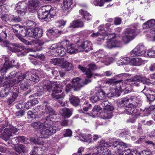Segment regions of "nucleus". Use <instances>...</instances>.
Returning a JSON list of instances; mask_svg holds the SVG:
<instances>
[{
	"label": "nucleus",
	"mask_w": 155,
	"mask_h": 155,
	"mask_svg": "<svg viewBox=\"0 0 155 155\" xmlns=\"http://www.w3.org/2000/svg\"><path fill=\"white\" fill-rule=\"evenodd\" d=\"M73 2L72 0H64L62 5V9L64 12L67 13L68 11V9L72 8Z\"/></svg>",
	"instance_id": "nucleus-19"
},
{
	"label": "nucleus",
	"mask_w": 155,
	"mask_h": 155,
	"mask_svg": "<svg viewBox=\"0 0 155 155\" xmlns=\"http://www.w3.org/2000/svg\"><path fill=\"white\" fill-rule=\"evenodd\" d=\"M98 146L97 147V152L92 155H110V150L107 148L110 146V143L105 140H101ZM84 155H91V153H87Z\"/></svg>",
	"instance_id": "nucleus-5"
},
{
	"label": "nucleus",
	"mask_w": 155,
	"mask_h": 155,
	"mask_svg": "<svg viewBox=\"0 0 155 155\" xmlns=\"http://www.w3.org/2000/svg\"><path fill=\"white\" fill-rule=\"evenodd\" d=\"M51 121L45 120L43 122V127L39 130L41 134L50 136L56 133L58 129L57 127L51 125Z\"/></svg>",
	"instance_id": "nucleus-4"
},
{
	"label": "nucleus",
	"mask_w": 155,
	"mask_h": 155,
	"mask_svg": "<svg viewBox=\"0 0 155 155\" xmlns=\"http://www.w3.org/2000/svg\"><path fill=\"white\" fill-rule=\"evenodd\" d=\"M131 58L130 59L128 57H125L123 59L118 61L117 64H119V65L123 64H130L131 65Z\"/></svg>",
	"instance_id": "nucleus-34"
},
{
	"label": "nucleus",
	"mask_w": 155,
	"mask_h": 155,
	"mask_svg": "<svg viewBox=\"0 0 155 155\" xmlns=\"http://www.w3.org/2000/svg\"><path fill=\"white\" fill-rule=\"evenodd\" d=\"M65 89L67 93L71 91L72 90H74V87L72 83L67 85L66 86Z\"/></svg>",
	"instance_id": "nucleus-60"
},
{
	"label": "nucleus",
	"mask_w": 155,
	"mask_h": 155,
	"mask_svg": "<svg viewBox=\"0 0 155 155\" xmlns=\"http://www.w3.org/2000/svg\"><path fill=\"white\" fill-rule=\"evenodd\" d=\"M28 76H26V74L23 73H21L18 77V79L19 82L23 80L25 78H26Z\"/></svg>",
	"instance_id": "nucleus-63"
},
{
	"label": "nucleus",
	"mask_w": 155,
	"mask_h": 155,
	"mask_svg": "<svg viewBox=\"0 0 155 155\" xmlns=\"http://www.w3.org/2000/svg\"><path fill=\"white\" fill-rule=\"evenodd\" d=\"M15 61L14 60H12L11 61H10L8 62V64L7 65V67H5V69H6V73L7 72V71L9 69V68H12L13 66H15L17 68H18L20 65L18 63H17V64H15Z\"/></svg>",
	"instance_id": "nucleus-36"
},
{
	"label": "nucleus",
	"mask_w": 155,
	"mask_h": 155,
	"mask_svg": "<svg viewBox=\"0 0 155 155\" xmlns=\"http://www.w3.org/2000/svg\"><path fill=\"white\" fill-rule=\"evenodd\" d=\"M27 29L22 27L20 28L19 34H16V36L18 38H19V37L18 36H20L21 38L26 37L27 36Z\"/></svg>",
	"instance_id": "nucleus-33"
},
{
	"label": "nucleus",
	"mask_w": 155,
	"mask_h": 155,
	"mask_svg": "<svg viewBox=\"0 0 155 155\" xmlns=\"http://www.w3.org/2000/svg\"><path fill=\"white\" fill-rule=\"evenodd\" d=\"M65 132L63 134L64 137H71L72 136V132L71 130L70 129H67L64 130Z\"/></svg>",
	"instance_id": "nucleus-55"
},
{
	"label": "nucleus",
	"mask_w": 155,
	"mask_h": 155,
	"mask_svg": "<svg viewBox=\"0 0 155 155\" xmlns=\"http://www.w3.org/2000/svg\"><path fill=\"white\" fill-rule=\"evenodd\" d=\"M17 97L12 95L11 96L9 97L7 101V103L8 105L11 106L13 104V102L17 99Z\"/></svg>",
	"instance_id": "nucleus-44"
},
{
	"label": "nucleus",
	"mask_w": 155,
	"mask_h": 155,
	"mask_svg": "<svg viewBox=\"0 0 155 155\" xmlns=\"http://www.w3.org/2000/svg\"><path fill=\"white\" fill-rule=\"evenodd\" d=\"M91 82V81L88 79L84 80L79 77H76L72 80L71 83L74 87V91H79L82 87Z\"/></svg>",
	"instance_id": "nucleus-7"
},
{
	"label": "nucleus",
	"mask_w": 155,
	"mask_h": 155,
	"mask_svg": "<svg viewBox=\"0 0 155 155\" xmlns=\"http://www.w3.org/2000/svg\"><path fill=\"white\" fill-rule=\"evenodd\" d=\"M62 116L64 117L69 118L72 115L73 109L72 108H64L62 109Z\"/></svg>",
	"instance_id": "nucleus-27"
},
{
	"label": "nucleus",
	"mask_w": 155,
	"mask_h": 155,
	"mask_svg": "<svg viewBox=\"0 0 155 155\" xmlns=\"http://www.w3.org/2000/svg\"><path fill=\"white\" fill-rule=\"evenodd\" d=\"M40 0H29L28 2L29 12L34 13L39 7Z\"/></svg>",
	"instance_id": "nucleus-14"
},
{
	"label": "nucleus",
	"mask_w": 155,
	"mask_h": 155,
	"mask_svg": "<svg viewBox=\"0 0 155 155\" xmlns=\"http://www.w3.org/2000/svg\"><path fill=\"white\" fill-rule=\"evenodd\" d=\"M70 103L73 106L77 107L80 104V101L79 99L74 96H72L70 98Z\"/></svg>",
	"instance_id": "nucleus-32"
},
{
	"label": "nucleus",
	"mask_w": 155,
	"mask_h": 155,
	"mask_svg": "<svg viewBox=\"0 0 155 155\" xmlns=\"http://www.w3.org/2000/svg\"><path fill=\"white\" fill-rule=\"evenodd\" d=\"M11 88L8 87H5L0 91V97H7L10 92Z\"/></svg>",
	"instance_id": "nucleus-28"
},
{
	"label": "nucleus",
	"mask_w": 155,
	"mask_h": 155,
	"mask_svg": "<svg viewBox=\"0 0 155 155\" xmlns=\"http://www.w3.org/2000/svg\"><path fill=\"white\" fill-rule=\"evenodd\" d=\"M135 30L128 28L125 29L124 35L122 37V40L125 44H127L133 40L137 34Z\"/></svg>",
	"instance_id": "nucleus-9"
},
{
	"label": "nucleus",
	"mask_w": 155,
	"mask_h": 155,
	"mask_svg": "<svg viewBox=\"0 0 155 155\" xmlns=\"http://www.w3.org/2000/svg\"><path fill=\"white\" fill-rule=\"evenodd\" d=\"M134 49L131 51L130 52V54L131 56L132 57H134L135 56H143L142 54L140 51L139 50L138 51L137 50V51H134Z\"/></svg>",
	"instance_id": "nucleus-54"
},
{
	"label": "nucleus",
	"mask_w": 155,
	"mask_h": 155,
	"mask_svg": "<svg viewBox=\"0 0 155 155\" xmlns=\"http://www.w3.org/2000/svg\"><path fill=\"white\" fill-rule=\"evenodd\" d=\"M121 107L120 106V107ZM125 108L123 112L128 114H130L131 115L135 117H136L140 115V113L137 109L134 107H128Z\"/></svg>",
	"instance_id": "nucleus-15"
},
{
	"label": "nucleus",
	"mask_w": 155,
	"mask_h": 155,
	"mask_svg": "<svg viewBox=\"0 0 155 155\" xmlns=\"http://www.w3.org/2000/svg\"><path fill=\"white\" fill-rule=\"evenodd\" d=\"M143 63L142 59L140 58H131V65L133 66H138Z\"/></svg>",
	"instance_id": "nucleus-29"
},
{
	"label": "nucleus",
	"mask_w": 155,
	"mask_h": 155,
	"mask_svg": "<svg viewBox=\"0 0 155 155\" xmlns=\"http://www.w3.org/2000/svg\"><path fill=\"white\" fill-rule=\"evenodd\" d=\"M43 104L45 106L44 111L42 112V115L46 114L48 115L45 117V120H52V116L57 114L56 112L49 105L48 102L45 101L43 102Z\"/></svg>",
	"instance_id": "nucleus-8"
},
{
	"label": "nucleus",
	"mask_w": 155,
	"mask_h": 155,
	"mask_svg": "<svg viewBox=\"0 0 155 155\" xmlns=\"http://www.w3.org/2000/svg\"><path fill=\"white\" fill-rule=\"evenodd\" d=\"M15 8L17 13L22 16L26 14L28 9L27 3L24 1H20L17 3Z\"/></svg>",
	"instance_id": "nucleus-10"
},
{
	"label": "nucleus",
	"mask_w": 155,
	"mask_h": 155,
	"mask_svg": "<svg viewBox=\"0 0 155 155\" xmlns=\"http://www.w3.org/2000/svg\"><path fill=\"white\" fill-rule=\"evenodd\" d=\"M101 104L103 107H104V109L108 107V109H110V110L114 109V108L112 104L107 101H103L101 103Z\"/></svg>",
	"instance_id": "nucleus-40"
},
{
	"label": "nucleus",
	"mask_w": 155,
	"mask_h": 155,
	"mask_svg": "<svg viewBox=\"0 0 155 155\" xmlns=\"http://www.w3.org/2000/svg\"><path fill=\"white\" fill-rule=\"evenodd\" d=\"M137 97L133 96L131 97H124L118 100L117 101V105L119 107L121 106H127V104L132 105L133 106L137 105Z\"/></svg>",
	"instance_id": "nucleus-6"
},
{
	"label": "nucleus",
	"mask_w": 155,
	"mask_h": 155,
	"mask_svg": "<svg viewBox=\"0 0 155 155\" xmlns=\"http://www.w3.org/2000/svg\"><path fill=\"white\" fill-rule=\"evenodd\" d=\"M12 95L17 97L19 94L18 88V87H13L12 89Z\"/></svg>",
	"instance_id": "nucleus-58"
},
{
	"label": "nucleus",
	"mask_w": 155,
	"mask_h": 155,
	"mask_svg": "<svg viewBox=\"0 0 155 155\" xmlns=\"http://www.w3.org/2000/svg\"><path fill=\"white\" fill-rule=\"evenodd\" d=\"M92 107V105L88 102L84 103L82 109L85 111H87L90 109Z\"/></svg>",
	"instance_id": "nucleus-53"
},
{
	"label": "nucleus",
	"mask_w": 155,
	"mask_h": 155,
	"mask_svg": "<svg viewBox=\"0 0 155 155\" xmlns=\"http://www.w3.org/2000/svg\"><path fill=\"white\" fill-rule=\"evenodd\" d=\"M81 136L82 137L83 139L82 140L85 142H87L90 141L91 138V135L90 134H81Z\"/></svg>",
	"instance_id": "nucleus-45"
},
{
	"label": "nucleus",
	"mask_w": 155,
	"mask_h": 155,
	"mask_svg": "<svg viewBox=\"0 0 155 155\" xmlns=\"http://www.w3.org/2000/svg\"><path fill=\"white\" fill-rule=\"evenodd\" d=\"M4 73V75L1 78V79H4L5 78V79H9L15 77L16 74V72L15 71H12L10 74L9 76H8V77L6 76V75H5V74Z\"/></svg>",
	"instance_id": "nucleus-46"
},
{
	"label": "nucleus",
	"mask_w": 155,
	"mask_h": 155,
	"mask_svg": "<svg viewBox=\"0 0 155 155\" xmlns=\"http://www.w3.org/2000/svg\"><path fill=\"white\" fill-rule=\"evenodd\" d=\"M113 144L117 149L116 153L117 155H123L124 153L125 155H140L136 150L131 151L127 147V144L123 142L114 141Z\"/></svg>",
	"instance_id": "nucleus-3"
},
{
	"label": "nucleus",
	"mask_w": 155,
	"mask_h": 155,
	"mask_svg": "<svg viewBox=\"0 0 155 155\" xmlns=\"http://www.w3.org/2000/svg\"><path fill=\"white\" fill-rule=\"evenodd\" d=\"M12 28L13 29V31L15 34H19L18 33V31H20V25H15L12 26Z\"/></svg>",
	"instance_id": "nucleus-56"
},
{
	"label": "nucleus",
	"mask_w": 155,
	"mask_h": 155,
	"mask_svg": "<svg viewBox=\"0 0 155 155\" xmlns=\"http://www.w3.org/2000/svg\"><path fill=\"white\" fill-rule=\"evenodd\" d=\"M8 122L6 120H3L0 122V133L2 132L3 129L4 131L0 134V138L4 140L7 143L5 145L6 146L10 144L9 140L10 137L12 136V133L14 134H17L18 130L20 128H17L12 125L9 124L8 125Z\"/></svg>",
	"instance_id": "nucleus-2"
},
{
	"label": "nucleus",
	"mask_w": 155,
	"mask_h": 155,
	"mask_svg": "<svg viewBox=\"0 0 155 155\" xmlns=\"http://www.w3.org/2000/svg\"><path fill=\"white\" fill-rule=\"evenodd\" d=\"M43 84L44 87L40 86L37 87V92L34 94L35 96H40L42 95L44 93V89H46L49 94H51L54 99L60 104H62L65 94L63 93L60 94H58L62 92V89L61 87L55 85H52L51 81L48 80H44Z\"/></svg>",
	"instance_id": "nucleus-1"
},
{
	"label": "nucleus",
	"mask_w": 155,
	"mask_h": 155,
	"mask_svg": "<svg viewBox=\"0 0 155 155\" xmlns=\"http://www.w3.org/2000/svg\"><path fill=\"white\" fill-rule=\"evenodd\" d=\"M56 51L60 56H63L66 54V50L64 47L63 46L58 47Z\"/></svg>",
	"instance_id": "nucleus-41"
},
{
	"label": "nucleus",
	"mask_w": 155,
	"mask_h": 155,
	"mask_svg": "<svg viewBox=\"0 0 155 155\" xmlns=\"http://www.w3.org/2000/svg\"><path fill=\"white\" fill-rule=\"evenodd\" d=\"M121 45L122 42L120 40H112L107 41L105 46L106 48L111 49L113 48L120 47Z\"/></svg>",
	"instance_id": "nucleus-18"
},
{
	"label": "nucleus",
	"mask_w": 155,
	"mask_h": 155,
	"mask_svg": "<svg viewBox=\"0 0 155 155\" xmlns=\"http://www.w3.org/2000/svg\"><path fill=\"white\" fill-rule=\"evenodd\" d=\"M34 38L37 39L40 38L42 35L43 31L39 28H35L33 29Z\"/></svg>",
	"instance_id": "nucleus-30"
},
{
	"label": "nucleus",
	"mask_w": 155,
	"mask_h": 155,
	"mask_svg": "<svg viewBox=\"0 0 155 155\" xmlns=\"http://www.w3.org/2000/svg\"><path fill=\"white\" fill-rule=\"evenodd\" d=\"M138 50H139L141 53L142 54L143 56L145 55V54L146 52V48L143 45L140 44H139L134 48L135 51H137V50L138 51Z\"/></svg>",
	"instance_id": "nucleus-35"
},
{
	"label": "nucleus",
	"mask_w": 155,
	"mask_h": 155,
	"mask_svg": "<svg viewBox=\"0 0 155 155\" xmlns=\"http://www.w3.org/2000/svg\"><path fill=\"white\" fill-rule=\"evenodd\" d=\"M101 108L99 106H95L91 110V114L93 116L98 114L99 113L101 112Z\"/></svg>",
	"instance_id": "nucleus-39"
},
{
	"label": "nucleus",
	"mask_w": 155,
	"mask_h": 155,
	"mask_svg": "<svg viewBox=\"0 0 155 155\" xmlns=\"http://www.w3.org/2000/svg\"><path fill=\"white\" fill-rule=\"evenodd\" d=\"M84 26V23L81 19L72 21L70 25V27L71 28H81Z\"/></svg>",
	"instance_id": "nucleus-21"
},
{
	"label": "nucleus",
	"mask_w": 155,
	"mask_h": 155,
	"mask_svg": "<svg viewBox=\"0 0 155 155\" xmlns=\"http://www.w3.org/2000/svg\"><path fill=\"white\" fill-rule=\"evenodd\" d=\"M10 18L11 21L16 23L21 21L22 19L19 16H15L12 15Z\"/></svg>",
	"instance_id": "nucleus-47"
},
{
	"label": "nucleus",
	"mask_w": 155,
	"mask_h": 155,
	"mask_svg": "<svg viewBox=\"0 0 155 155\" xmlns=\"http://www.w3.org/2000/svg\"><path fill=\"white\" fill-rule=\"evenodd\" d=\"M44 107L41 105H38L35 107L33 109V112L37 115L39 114L42 115V113L43 111L41 110L43 109Z\"/></svg>",
	"instance_id": "nucleus-38"
},
{
	"label": "nucleus",
	"mask_w": 155,
	"mask_h": 155,
	"mask_svg": "<svg viewBox=\"0 0 155 155\" xmlns=\"http://www.w3.org/2000/svg\"><path fill=\"white\" fill-rule=\"evenodd\" d=\"M111 26V24L110 23H106L104 25L100 26L99 27V30L100 31L107 30L110 28Z\"/></svg>",
	"instance_id": "nucleus-51"
},
{
	"label": "nucleus",
	"mask_w": 155,
	"mask_h": 155,
	"mask_svg": "<svg viewBox=\"0 0 155 155\" xmlns=\"http://www.w3.org/2000/svg\"><path fill=\"white\" fill-rule=\"evenodd\" d=\"M31 126L35 129L39 128L40 129L41 128V123L39 122H36L32 123L31 124Z\"/></svg>",
	"instance_id": "nucleus-50"
},
{
	"label": "nucleus",
	"mask_w": 155,
	"mask_h": 155,
	"mask_svg": "<svg viewBox=\"0 0 155 155\" xmlns=\"http://www.w3.org/2000/svg\"><path fill=\"white\" fill-rule=\"evenodd\" d=\"M51 41H39L38 44V47H37L36 48V50L37 51H40L42 49V48L41 47V46L43 45L45 43L48 42H50Z\"/></svg>",
	"instance_id": "nucleus-59"
},
{
	"label": "nucleus",
	"mask_w": 155,
	"mask_h": 155,
	"mask_svg": "<svg viewBox=\"0 0 155 155\" xmlns=\"http://www.w3.org/2000/svg\"><path fill=\"white\" fill-rule=\"evenodd\" d=\"M123 81L121 79L120 80H115L114 79H110L106 80L104 81V83L109 85L113 84L114 85H116L117 86H118L119 84L120 85V86L119 87L120 89L121 84H123V82H122Z\"/></svg>",
	"instance_id": "nucleus-24"
},
{
	"label": "nucleus",
	"mask_w": 155,
	"mask_h": 155,
	"mask_svg": "<svg viewBox=\"0 0 155 155\" xmlns=\"http://www.w3.org/2000/svg\"><path fill=\"white\" fill-rule=\"evenodd\" d=\"M88 66L89 68L87 69L85 74L87 78H90L91 77L93 74L91 71H94L96 69L97 67L96 65L94 63L89 64Z\"/></svg>",
	"instance_id": "nucleus-23"
},
{
	"label": "nucleus",
	"mask_w": 155,
	"mask_h": 155,
	"mask_svg": "<svg viewBox=\"0 0 155 155\" xmlns=\"http://www.w3.org/2000/svg\"><path fill=\"white\" fill-rule=\"evenodd\" d=\"M147 96V97L148 101L150 102V104H151V102H153L155 100V97L153 95L148 94L147 95L145 94Z\"/></svg>",
	"instance_id": "nucleus-62"
},
{
	"label": "nucleus",
	"mask_w": 155,
	"mask_h": 155,
	"mask_svg": "<svg viewBox=\"0 0 155 155\" xmlns=\"http://www.w3.org/2000/svg\"><path fill=\"white\" fill-rule=\"evenodd\" d=\"M120 132L119 133V136L120 137H124L126 135H128L129 134V131L128 130H122L119 131Z\"/></svg>",
	"instance_id": "nucleus-57"
},
{
	"label": "nucleus",
	"mask_w": 155,
	"mask_h": 155,
	"mask_svg": "<svg viewBox=\"0 0 155 155\" xmlns=\"http://www.w3.org/2000/svg\"><path fill=\"white\" fill-rule=\"evenodd\" d=\"M148 79L144 78H142L139 77H135L132 79H130L127 80V82L132 86H138L139 85V83L140 82L143 83L148 82Z\"/></svg>",
	"instance_id": "nucleus-13"
},
{
	"label": "nucleus",
	"mask_w": 155,
	"mask_h": 155,
	"mask_svg": "<svg viewBox=\"0 0 155 155\" xmlns=\"http://www.w3.org/2000/svg\"><path fill=\"white\" fill-rule=\"evenodd\" d=\"M114 109L110 110L108 108H104L103 112L101 114V117L104 119H110L112 117V112Z\"/></svg>",
	"instance_id": "nucleus-20"
},
{
	"label": "nucleus",
	"mask_w": 155,
	"mask_h": 155,
	"mask_svg": "<svg viewBox=\"0 0 155 155\" xmlns=\"http://www.w3.org/2000/svg\"><path fill=\"white\" fill-rule=\"evenodd\" d=\"M38 72L35 71L31 72H28L26 73V79L31 81L37 83L39 81Z\"/></svg>",
	"instance_id": "nucleus-16"
},
{
	"label": "nucleus",
	"mask_w": 155,
	"mask_h": 155,
	"mask_svg": "<svg viewBox=\"0 0 155 155\" xmlns=\"http://www.w3.org/2000/svg\"><path fill=\"white\" fill-rule=\"evenodd\" d=\"M57 64L59 66H62L65 71H70L73 69V66L72 64L69 63L63 58H57Z\"/></svg>",
	"instance_id": "nucleus-11"
},
{
	"label": "nucleus",
	"mask_w": 155,
	"mask_h": 155,
	"mask_svg": "<svg viewBox=\"0 0 155 155\" xmlns=\"http://www.w3.org/2000/svg\"><path fill=\"white\" fill-rule=\"evenodd\" d=\"M91 101L93 103H95L97 101L100 100L99 97H98L97 94H95L94 95L92 96L90 99Z\"/></svg>",
	"instance_id": "nucleus-61"
},
{
	"label": "nucleus",
	"mask_w": 155,
	"mask_h": 155,
	"mask_svg": "<svg viewBox=\"0 0 155 155\" xmlns=\"http://www.w3.org/2000/svg\"><path fill=\"white\" fill-rule=\"evenodd\" d=\"M142 26L143 29L152 28L155 26V20L154 19L150 20L143 23Z\"/></svg>",
	"instance_id": "nucleus-26"
},
{
	"label": "nucleus",
	"mask_w": 155,
	"mask_h": 155,
	"mask_svg": "<svg viewBox=\"0 0 155 155\" xmlns=\"http://www.w3.org/2000/svg\"><path fill=\"white\" fill-rule=\"evenodd\" d=\"M26 25L28 27H33L35 25V23L33 21L28 20L26 22Z\"/></svg>",
	"instance_id": "nucleus-64"
},
{
	"label": "nucleus",
	"mask_w": 155,
	"mask_h": 155,
	"mask_svg": "<svg viewBox=\"0 0 155 155\" xmlns=\"http://www.w3.org/2000/svg\"><path fill=\"white\" fill-rule=\"evenodd\" d=\"M51 7H48V12L49 18L50 19L51 18H53L55 15L56 14V11L55 10L53 9H51Z\"/></svg>",
	"instance_id": "nucleus-42"
},
{
	"label": "nucleus",
	"mask_w": 155,
	"mask_h": 155,
	"mask_svg": "<svg viewBox=\"0 0 155 155\" xmlns=\"http://www.w3.org/2000/svg\"><path fill=\"white\" fill-rule=\"evenodd\" d=\"M80 14L83 15L82 18H84L87 21L91 20L92 16L87 11H85L82 9H81L79 11Z\"/></svg>",
	"instance_id": "nucleus-31"
},
{
	"label": "nucleus",
	"mask_w": 155,
	"mask_h": 155,
	"mask_svg": "<svg viewBox=\"0 0 155 155\" xmlns=\"http://www.w3.org/2000/svg\"><path fill=\"white\" fill-rule=\"evenodd\" d=\"M96 94L98 97H99L100 100H102L106 96V94L105 92L101 89L98 90Z\"/></svg>",
	"instance_id": "nucleus-43"
},
{
	"label": "nucleus",
	"mask_w": 155,
	"mask_h": 155,
	"mask_svg": "<svg viewBox=\"0 0 155 155\" xmlns=\"http://www.w3.org/2000/svg\"><path fill=\"white\" fill-rule=\"evenodd\" d=\"M81 44L78 45V47L84 49L86 52H88L93 49L92 45L91 42L88 41H81Z\"/></svg>",
	"instance_id": "nucleus-17"
},
{
	"label": "nucleus",
	"mask_w": 155,
	"mask_h": 155,
	"mask_svg": "<svg viewBox=\"0 0 155 155\" xmlns=\"http://www.w3.org/2000/svg\"><path fill=\"white\" fill-rule=\"evenodd\" d=\"M26 148L25 146L23 144H19L15 147V150L19 154L25 152Z\"/></svg>",
	"instance_id": "nucleus-37"
},
{
	"label": "nucleus",
	"mask_w": 155,
	"mask_h": 155,
	"mask_svg": "<svg viewBox=\"0 0 155 155\" xmlns=\"http://www.w3.org/2000/svg\"><path fill=\"white\" fill-rule=\"evenodd\" d=\"M91 36L92 37H99V38L100 40H98L100 41H101L102 40H104L105 38V36L104 37L103 35H101V34L99 32L93 33L91 35Z\"/></svg>",
	"instance_id": "nucleus-48"
},
{
	"label": "nucleus",
	"mask_w": 155,
	"mask_h": 155,
	"mask_svg": "<svg viewBox=\"0 0 155 155\" xmlns=\"http://www.w3.org/2000/svg\"><path fill=\"white\" fill-rule=\"evenodd\" d=\"M38 103V101L37 98H34L31 100H28L25 104L24 110H27Z\"/></svg>",
	"instance_id": "nucleus-22"
},
{
	"label": "nucleus",
	"mask_w": 155,
	"mask_h": 155,
	"mask_svg": "<svg viewBox=\"0 0 155 155\" xmlns=\"http://www.w3.org/2000/svg\"><path fill=\"white\" fill-rule=\"evenodd\" d=\"M16 80L15 79H11L6 81V84L7 85V87H8L10 88V87H13L15 84Z\"/></svg>",
	"instance_id": "nucleus-52"
},
{
	"label": "nucleus",
	"mask_w": 155,
	"mask_h": 155,
	"mask_svg": "<svg viewBox=\"0 0 155 155\" xmlns=\"http://www.w3.org/2000/svg\"><path fill=\"white\" fill-rule=\"evenodd\" d=\"M67 51L71 54H75L80 51L74 44L70 45L68 46Z\"/></svg>",
	"instance_id": "nucleus-25"
},
{
	"label": "nucleus",
	"mask_w": 155,
	"mask_h": 155,
	"mask_svg": "<svg viewBox=\"0 0 155 155\" xmlns=\"http://www.w3.org/2000/svg\"><path fill=\"white\" fill-rule=\"evenodd\" d=\"M51 7L50 5L45 6L39 9L37 12V15L38 18L41 19H48L46 21H49L48 20L49 17L48 16V8Z\"/></svg>",
	"instance_id": "nucleus-12"
},
{
	"label": "nucleus",
	"mask_w": 155,
	"mask_h": 155,
	"mask_svg": "<svg viewBox=\"0 0 155 155\" xmlns=\"http://www.w3.org/2000/svg\"><path fill=\"white\" fill-rule=\"evenodd\" d=\"M10 58L9 56H5V62L3 67H2V69H1L2 72H6V69H5V67L7 66V65L8 64V63L10 61Z\"/></svg>",
	"instance_id": "nucleus-49"
}]
</instances>
